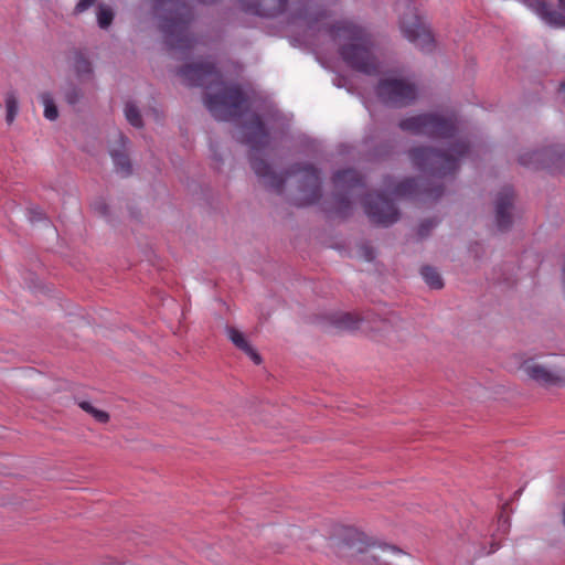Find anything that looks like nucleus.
Segmentation results:
<instances>
[{
  "label": "nucleus",
  "mask_w": 565,
  "mask_h": 565,
  "mask_svg": "<svg viewBox=\"0 0 565 565\" xmlns=\"http://www.w3.org/2000/svg\"><path fill=\"white\" fill-rule=\"evenodd\" d=\"M243 142L250 148V167L260 182L268 190L281 193L288 175L301 174V196L296 204L310 205L321 198V180L319 171L312 164H294L286 173H276L270 164L258 154L269 145V134L257 114H252L243 125Z\"/></svg>",
  "instance_id": "nucleus-1"
},
{
  "label": "nucleus",
  "mask_w": 565,
  "mask_h": 565,
  "mask_svg": "<svg viewBox=\"0 0 565 565\" xmlns=\"http://www.w3.org/2000/svg\"><path fill=\"white\" fill-rule=\"evenodd\" d=\"M178 74L185 85L205 89L204 106L216 120H233L246 109L247 98L241 86L224 82L214 63L189 64L181 67Z\"/></svg>",
  "instance_id": "nucleus-2"
},
{
  "label": "nucleus",
  "mask_w": 565,
  "mask_h": 565,
  "mask_svg": "<svg viewBox=\"0 0 565 565\" xmlns=\"http://www.w3.org/2000/svg\"><path fill=\"white\" fill-rule=\"evenodd\" d=\"M327 11L312 0L297 1L294 4L290 23L306 29L312 34L328 35L349 68H353V24L351 21H338L330 28L323 25Z\"/></svg>",
  "instance_id": "nucleus-3"
},
{
  "label": "nucleus",
  "mask_w": 565,
  "mask_h": 565,
  "mask_svg": "<svg viewBox=\"0 0 565 565\" xmlns=\"http://www.w3.org/2000/svg\"><path fill=\"white\" fill-rule=\"evenodd\" d=\"M152 11L164 43L171 51L184 53L194 47L196 39L189 32L193 20L190 6L183 0H154Z\"/></svg>",
  "instance_id": "nucleus-4"
},
{
  "label": "nucleus",
  "mask_w": 565,
  "mask_h": 565,
  "mask_svg": "<svg viewBox=\"0 0 565 565\" xmlns=\"http://www.w3.org/2000/svg\"><path fill=\"white\" fill-rule=\"evenodd\" d=\"M448 147L444 150H436L427 147L414 148L409 151L413 164L423 172L436 177H446L455 172L459 167V161L469 151V146L465 141L447 142Z\"/></svg>",
  "instance_id": "nucleus-5"
},
{
  "label": "nucleus",
  "mask_w": 565,
  "mask_h": 565,
  "mask_svg": "<svg viewBox=\"0 0 565 565\" xmlns=\"http://www.w3.org/2000/svg\"><path fill=\"white\" fill-rule=\"evenodd\" d=\"M398 126L403 131L413 135L427 136L444 140L452 139L457 129L452 118L437 114H420L412 116L401 120Z\"/></svg>",
  "instance_id": "nucleus-6"
},
{
  "label": "nucleus",
  "mask_w": 565,
  "mask_h": 565,
  "mask_svg": "<svg viewBox=\"0 0 565 565\" xmlns=\"http://www.w3.org/2000/svg\"><path fill=\"white\" fill-rule=\"evenodd\" d=\"M398 25L403 36L422 51L430 52L435 46L429 26L418 15L416 8L407 1L398 3Z\"/></svg>",
  "instance_id": "nucleus-7"
},
{
  "label": "nucleus",
  "mask_w": 565,
  "mask_h": 565,
  "mask_svg": "<svg viewBox=\"0 0 565 565\" xmlns=\"http://www.w3.org/2000/svg\"><path fill=\"white\" fill-rule=\"evenodd\" d=\"M376 95L385 105L403 107L417 98L418 89L415 83L407 78L387 77L377 84Z\"/></svg>",
  "instance_id": "nucleus-8"
},
{
  "label": "nucleus",
  "mask_w": 565,
  "mask_h": 565,
  "mask_svg": "<svg viewBox=\"0 0 565 565\" xmlns=\"http://www.w3.org/2000/svg\"><path fill=\"white\" fill-rule=\"evenodd\" d=\"M355 565H388L390 562L382 554L401 555L403 552L385 544H377L376 540L364 531L355 527Z\"/></svg>",
  "instance_id": "nucleus-9"
},
{
  "label": "nucleus",
  "mask_w": 565,
  "mask_h": 565,
  "mask_svg": "<svg viewBox=\"0 0 565 565\" xmlns=\"http://www.w3.org/2000/svg\"><path fill=\"white\" fill-rule=\"evenodd\" d=\"M355 71L365 74L379 73V63L374 55L375 42L370 31L355 25Z\"/></svg>",
  "instance_id": "nucleus-10"
},
{
  "label": "nucleus",
  "mask_w": 565,
  "mask_h": 565,
  "mask_svg": "<svg viewBox=\"0 0 565 565\" xmlns=\"http://www.w3.org/2000/svg\"><path fill=\"white\" fill-rule=\"evenodd\" d=\"M364 209L370 220L381 226H390L399 218L394 203L381 193L369 194L364 200Z\"/></svg>",
  "instance_id": "nucleus-11"
},
{
  "label": "nucleus",
  "mask_w": 565,
  "mask_h": 565,
  "mask_svg": "<svg viewBox=\"0 0 565 565\" xmlns=\"http://www.w3.org/2000/svg\"><path fill=\"white\" fill-rule=\"evenodd\" d=\"M235 4L248 15L276 19L287 11L289 0H235Z\"/></svg>",
  "instance_id": "nucleus-12"
},
{
  "label": "nucleus",
  "mask_w": 565,
  "mask_h": 565,
  "mask_svg": "<svg viewBox=\"0 0 565 565\" xmlns=\"http://www.w3.org/2000/svg\"><path fill=\"white\" fill-rule=\"evenodd\" d=\"M520 370L530 380L541 385H555L563 380L561 370L547 367L541 364L534 358L525 359L521 363Z\"/></svg>",
  "instance_id": "nucleus-13"
},
{
  "label": "nucleus",
  "mask_w": 565,
  "mask_h": 565,
  "mask_svg": "<svg viewBox=\"0 0 565 565\" xmlns=\"http://www.w3.org/2000/svg\"><path fill=\"white\" fill-rule=\"evenodd\" d=\"M545 23L554 28H565V0H558V10H552L544 0H521Z\"/></svg>",
  "instance_id": "nucleus-14"
},
{
  "label": "nucleus",
  "mask_w": 565,
  "mask_h": 565,
  "mask_svg": "<svg viewBox=\"0 0 565 565\" xmlns=\"http://www.w3.org/2000/svg\"><path fill=\"white\" fill-rule=\"evenodd\" d=\"M514 193L512 188L504 186L494 200L495 225L500 231H507L512 225Z\"/></svg>",
  "instance_id": "nucleus-15"
},
{
  "label": "nucleus",
  "mask_w": 565,
  "mask_h": 565,
  "mask_svg": "<svg viewBox=\"0 0 565 565\" xmlns=\"http://www.w3.org/2000/svg\"><path fill=\"white\" fill-rule=\"evenodd\" d=\"M397 318H380L377 316H367L358 318L355 315V330L364 333H374L383 338H391L394 332V322Z\"/></svg>",
  "instance_id": "nucleus-16"
},
{
  "label": "nucleus",
  "mask_w": 565,
  "mask_h": 565,
  "mask_svg": "<svg viewBox=\"0 0 565 565\" xmlns=\"http://www.w3.org/2000/svg\"><path fill=\"white\" fill-rule=\"evenodd\" d=\"M558 147H547L542 150L527 151L519 157L520 164L529 168H547L561 158Z\"/></svg>",
  "instance_id": "nucleus-17"
},
{
  "label": "nucleus",
  "mask_w": 565,
  "mask_h": 565,
  "mask_svg": "<svg viewBox=\"0 0 565 565\" xmlns=\"http://www.w3.org/2000/svg\"><path fill=\"white\" fill-rule=\"evenodd\" d=\"M129 139L120 131L115 135L114 143L110 146L109 153L114 161L116 172L122 177H128L132 172L131 162L126 153Z\"/></svg>",
  "instance_id": "nucleus-18"
},
{
  "label": "nucleus",
  "mask_w": 565,
  "mask_h": 565,
  "mask_svg": "<svg viewBox=\"0 0 565 565\" xmlns=\"http://www.w3.org/2000/svg\"><path fill=\"white\" fill-rule=\"evenodd\" d=\"M334 195L339 204L348 205L353 189V169L339 170L333 175Z\"/></svg>",
  "instance_id": "nucleus-19"
},
{
  "label": "nucleus",
  "mask_w": 565,
  "mask_h": 565,
  "mask_svg": "<svg viewBox=\"0 0 565 565\" xmlns=\"http://www.w3.org/2000/svg\"><path fill=\"white\" fill-rule=\"evenodd\" d=\"M226 334H227L228 339L232 341V343L236 348H238L239 350L245 352L252 359V361L255 364H260L262 363L260 355L247 342V340L245 339L244 334L241 331H238L234 327L227 326L226 327Z\"/></svg>",
  "instance_id": "nucleus-20"
},
{
  "label": "nucleus",
  "mask_w": 565,
  "mask_h": 565,
  "mask_svg": "<svg viewBox=\"0 0 565 565\" xmlns=\"http://www.w3.org/2000/svg\"><path fill=\"white\" fill-rule=\"evenodd\" d=\"M417 182L415 179L408 178L396 185L386 184L385 191L395 198L412 196L417 193Z\"/></svg>",
  "instance_id": "nucleus-21"
},
{
  "label": "nucleus",
  "mask_w": 565,
  "mask_h": 565,
  "mask_svg": "<svg viewBox=\"0 0 565 565\" xmlns=\"http://www.w3.org/2000/svg\"><path fill=\"white\" fill-rule=\"evenodd\" d=\"M74 70L81 79L89 78L93 75L92 64L82 53H76L74 56Z\"/></svg>",
  "instance_id": "nucleus-22"
},
{
  "label": "nucleus",
  "mask_w": 565,
  "mask_h": 565,
  "mask_svg": "<svg viewBox=\"0 0 565 565\" xmlns=\"http://www.w3.org/2000/svg\"><path fill=\"white\" fill-rule=\"evenodd\" d=\"M422 277L425 282L433 289H440L444 287V281L439 273L430 266H424L420 270Z\"/></svg>",
  "instance_id": "nucleus-23"
},
{
  "label": "nucleus",
  "mask_w": 565,
  "mask_h": 565,
  "mask_svg": "<svg viewBox=\"0 0 565 565\" xmlns=\"http://www.w3.org/2000/svg\"><path fill=\"white\" fill-rule=\"evenodd\" d=\"M124 113H125V117H126L127 121L131 126H134L136 128L142 127L143 121H142L141 114L134 103H131V102L127 103L125 105Z\"/></svg>",
  "instance_id": "nucleus-24"
},
{
  "label": "nucleus",
  "mask_w": 565,
  "mask_h": 565,
  "mask_svg": "<svg viewBox=\"0 0 565 565\" xmlns=\"http://www.w3.org/2000/svg\"><path fill=\"white\" fill-rule=\"evenodd\" d=\"M40 98L44 106V117L49 120H55L58 117V110L52 95L50 93H42Z\"/></svg>",
  "instance_id": "nucleus-25"
},
{
  "label": "nucleus",
  "mask_w": 565,
  "mask_h": 565,
  "mask_svg": "<svg viewBox=\"0 0 565 565\" xmlns=\"http://www.w3.org/2000/svg\"><path fill=\"white\" fill-rule=\"evenodd\" d=\"M114 11L106 4H99L97 8V23L100 29H107L113 23Z\"/></svg>",
  "instance_id": "nucleus-26"
},
{
  "label": "nucleus",
  "mask_w": 565,
  "mask_h": 565,
  "mask_svg": "<svg viewBox=\"0 0 565 565\" xmlns=\"http://www.w3.org/2000/svg\"><path fill=\"white\" fill-rule=\"evenodd\" d=\"M79 407L92 415L98 423H107L109 419V415L100 409L94 407L89 402H81Z\"/></svg>",
  "instance_id": "nucleus-27"
},
{
  "label": "nucleus",
  "mask_w": 565,
  "mask_h": 565,
  "mask_svg": "<svg viewBox=\"0 0 565 565\" xmlns=\"http://www.w3.org/2000/svg\"><path fill=\"white\" fill-rule=\"evenodd\" d=\"M6 107H7V122L11 124L19 110L18 100L13 94H8L6 98Z\"/></svg>",
  "instance_id": "nucleus-28"
},
{
  "label": "nucleus",
  "mask_w": 565,
  "mask_h": 565,
  "mask_svg": "<svg viewBox=\"0 0 565 565\" xmlns=\"http://www.w3.org/2000/svg\"><path fill=\"white\" fill-rule=\"evenodd\" d=\"M82 96L83 95L81 89L73 84H70L64 90V98L66 103L70 105L77 104L81 100Z\"/></svg>",
  "instance_id": "nucleus-29"
},
{
  "label": "nucleus",
  "mask_w": 565,
  "mask_h": 565,
  "mask_svg": "<svg viewBox=\"0 0 565 565\" xmlns=\"http://www.w3.org/2000/svg\"><path fill=\"white\" fill-rule=\"evenodd\" d=\"M437 225L435 220H425L419 224L418 235L425 237L429 234L430 230Z\"/></svg>",
  "instance_id": "nucleus-30"
},
{
  "label": "nucleus",
  "mask_w": 565,
  "mask_h": 565,
  "mask_svg": "<svg viewBox=\"0 0 565 565\" xmlns=\"http://www.w3.org/2000/svg\"><path fill=\"white\" fill-rule=\"evenodd\" d=\"M359 253H360L361 257L366 262H371L375 258L374 248L367 244L361 245L359 247Z\"/></svg>",
  "instance_id": "nucleus-31"
},
{
  "label": "nucleus",
  "mask_w": 565,
  "mask_h": 565,
  "mask_svg": "<svg viewBox=\"0 0 565 565\" xmlns=\"http://www.w3.org/2000/svg\"><path fill=\"white\" fill-rule=\"evenodd\" d=\"M97 0H79L75 6L74 12L76 14L83 13L87 11L90 7L95 4Z\"/></svg>",
  "instance_id": "nucleus-32"
},
{
  "label": "nucleus",
  "mask_w": 565,
  "mask_h": 565,
  "mask_svg": "<svg viewBox=\"0 0 565 565\" xmlns=\"http://www.w3.org/2000/svg\"><path fill=\"white\" fill-rule=\"evenodd\" d=\"M28 217L30 222H40L44 220V214L40 207H30L28 211Z\"/></svg>",
  "instance_id": "nucleus-33"
},
{
  "label": "nucleus",
  "mask_w": 565,
  "mask_h": 565,
  "mask_svg": "<svg viewBox=\"0 0 565 565\" xmlns=\"http://www.w3.org/2000/svg\"><path fill=\"white\" fill-rule=\"evenodd\" d=\"M97 209L100 211V213L105 214L106 210H107V206L102 203L100 205L97 206Z\"/></svg>",
  "instance_id": "nucleus-34"
},
{
  "label": "nucleus",
  "mask_w": 565,
  "mask_h": 565,
  "mask_svg": "<svg viewBox=\"0 0 565 565\" xmlns=\"http://www.w3.org/2000/svg\"><path fill=\"white\" fill-rule=\"evenodd\" d=\"M440 195H441L440 191H437L436 193H433V192L429 193V196H431L434 199H438Z\"/></svg>",
  "instance_id": "nucleus-35"
},
{
  "label": "nucleus",
  "mask_w": 565,
  "mask_h": 565,
  "mask_svg": "<svg viewBox=\"0 0 565 565\" xmlns=\"http://www.w3.org/2000/svg\"><path fill=\"white\" fill-rule=\"evenodd\" d=\"M198 1L201 3H204V4H210V3L216 2L217 0H198Z\"/></svg>",
  "instance_id": "nucleus-36"
},
{
  "label": "nucleus",
  "mask_w": 565,
  "mask_h": 565,
  "mask_svg": "<svg viewBox=\"0 0 565 565\" xmlns=\"http://www.w3.org/2000/svg\"><path fill=\"white\" fill-rule=\"evenodd\" d=\"M213 160L218 163V162L222 161V158L217 153H214L213 154Z\"/></svg>",
  "instance_id": "nucleus-37"
},
{
  "label": "nucleus",
  "mask_w": 565,
  "mask_h": 565,
  "mask_svg": "<svg viewBox=\"0 0 565 565\" xmlns=\"http://www.w3.org/2000/svg\"><path fill=\"white\" fill-rule=\"evenodd\" d=\"M354 182H355V189H356L358 186H360V184H361V180H360V178L358 177V174H356V173H355Z\"/></svg>",
  "instance_id": "nucleus-38"
},
{
  "label": "nucleus",
  "mask_w": 565,
  "mask_h": 565,
  "mask_svg": "<svg viewBox=\"0 0 565 565\" xmlns=\"http://www.w3.org/2000/svg\"><path fill=\"white\" fill-rule=\"evenodd\" d=\"M561 92L565 95V82L561 85Z\"/></svg>",
  "instance_id": "nucleus-39"
},
{
  "label": "nucleus",
  "mask_w": 565,
  "mask_h": 565,
  "mask_svg": "<svg viewBox=\"0 0 565 565\" xmlns=\"http://www.w3.org/2000/svg\"><path fill=\"white\" fill-rule=\"evenodd\" d=\"M562 514H563V523H564V525H565V504H564V508H563Z\"/></svg>",
  "instance_id": "nucleus-40"
},
{
  "label": "nucleus",
  "mask_w": 565,
  "mask_h": 565,
  "mask_svg": "<svg viewBox=\"0 0 565 565\" xmlns=\"http://www.w3.org/2000/svg\"><path fill=\"white\" fill-rule=\"evenodd\" d=\"M337 79H338V82H337L338 87H342L343 85L341 84V79L340 78H337Z\"/></svg>",
  "instance_id": "nucleus-41"
}]
</instances>
